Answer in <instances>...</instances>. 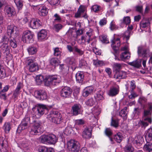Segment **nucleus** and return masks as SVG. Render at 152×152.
<instances>
[{
	"mask_svg": "<svg viewBox=\"0 0 152 152\" xmlns=\"http://www.w3.org/2000/svg\"><path fill=\"white\" fill-rule=\"evenodd\" d=\"M57 138L53 134L43 135L39 138V141L42 143L45 144H54L57 142Z\"/></svg>",
	"mask_w": 152,
	"mask_h": 152,
	"instance_id": "obj_1",
	"label": "nucleus"
},
{
	"mask_svg": "<svg viewBox=\"0 0 152 152\" xmlns=\"http://www.w3.org/2000/svg\"><path fill=\"white\" fill-rule=\"evenodd\" d=\"M34 109L36 110L34 115L37 118H39L44 114H47L48 111L47 106L42 104H37Z\"/></svg>",
	"mask_w": 152,
	"mask_h": 152,
	"instance_id": "obj_2",
	"label": "nucleus"
},
{
	"mask_svg": "<svg viewBox=\"0 0 152 152\" xmlns=\"http://www.w3.org/2000/svg\"><path fill=\"white\" fill-rule=\"evenodd\" d=\"M9 39L6 36H4L1 39V42L2 43L0 47L1 51L5 55L6 58L7 56H8L10 53V47H9L8 43Z\"/></svg>",
	"mask_w": 152,
	"mask_h": 152,
	"instance_id": "obj_3",
	"label": "nucleus"
},
{
	"mask_svg": "<svg viewBox=\"0 0 152 152\" xmlns=\"http://www.w3.org/2000/svg\"><path fill=\"white\" fill-rule=\"evenodd\" d=\"M69 152H78L80 149L79 142L74 140H71L67 143Z\"/></svg>",
	"mask_w": 152,
	"mask_h": 152,
	"instance_id": "obj_4",
	"label": "nucleus"
},
{
	"mask_svg": "<svg viewBox=\"0 0 152 152\" xmlns=\"http://www.w3.org/2000/svg\"><path fill=\"white\" fill-rule=\"evenodd\" d=\"M60 114L58 111H52L48 115L47 118L52 122L56 124H59L61 121Z\"/></svg>",
	"mask_w": 152,
	"mask_h": 152,
	"instance_id": "obj_5",
	"label": "nucleus"
},
{
	"mask_svg": "<svg viewBox=\"0 0 152 152\" xmlns=\"http://www.w3.org/2000/svg\"><path fill=\"white\" fill-rule=\"evenodd\" d=\"M34 35L29 31H24L22 35V40L23 42L27 43H32L34 41Z\"/></svg>",
	"mask_w": 152,
	"mask_h": 152,
	"instance_id": "obj_6",
	"label": "nucleus"
},
{
	"mask_svg": "<svg viewBox=\"0 0 152 152\" xmlns=\"http://www.w3.org/2000/svg\"><path fill=\"white\" fill-rule=\"evenodd\" d=\"M72 92V89L70 87L66 86L62 88L60 94L61 97L64 98H67L71 97Z\"/></svg>",
	"mask_w": 152,
	"mask_h": 152,
	"instance_id": "obj_7",
	"label": "nucleus"
},
{
	"mask_svg": "<svg viewBox=\"0 0 152 152\" xmlns=\"http://www.w3.org/2000/svg\"><path fill=\"white\" fill-rule=\"evenodd\" d=\"M44 82L45 86H49L50 85L53 84V85H56L55 83H58V78L57 76H48L44 78Z\"/></svg>",
	"mask_w": 152,
	"mask_h": 152,
	"instance_id": "obj_8",
	"label": "nucleus"
},
{
	"mask_svg": "<svg viewBox=\"0 0 152 152\" xmlns=\"http://www.w3.org/2000/svg\"><path fill=\"white\" fill-rule=\"evenodd\" d=\"M34 95L36 98L41 100H46L48 98L46 92L44 89H40L35 91Z\"/></svg>",
	"mask_w": 152,
	"mask_h": 152,
	"instance_id": "obj_9",
	"label": "nucleus"
},
{
	"mask_svg": "<svg viewBox=\"0 0 152 152\" xmlns=\"http://www.w3.org/2000/svg\"><path fill=\"white\" fill-rule=\"evenodd\" d=\"M34 124L31 126L30 130L29 131V133L31 135H36L39 132V128L41 126V122L38 121H34Z\"/></svg>",
	"mask_w": 152,
	"mask_h": 152,
	"instance_id": "obj_10",
	"label": "nucleus"
},
{
	"mask_svg": "<svg viewBox=\"0 0 152 152\" xmlns=\"http://www.w3.org/2000/svg\"><path fill=\"white\" fill-rule=\"evenodd\" d=\"M18 28L13 24L8 26L7 27V33L11 37L16 36L18 34Z\"/></svg>",
	"mask_w": 152,
	"mask_h": 152,
	"instance_id": "obj_11",
	"label": "nucleus"
},
{
	"mask_svg": "<svg viewBox=\"0 0 152 152\" xmlns=\"http://www.w3.org/2000/svg\"><path fill=\"white\" fill-rule=\"evenodd\" d=\"M151 115V111L147 109H145L142 114V119L151 124L152 123Z\"/></svg>",
	"mask_w": 152,
	"mask_h": 152,
	"instance_id": "obj_12",
	"label": "nucleus"
},
{
	"mask_svg": "<svg viewBox=\"0 0 152 152\" xmlns=\"http://www.w3.org/2000/svg\"><path fill=\"white\" fill-rule=\"evenodd\" d=\"M41 22L37 19H33L30 22V26L33 29L38 28L41 26Z\"/></svg>",
	"mask_w": 152,
	"mask_h": 152,
	"instance_id": "obj_13",
	"label": "nucleus"
},
{
	"mask_svg": "<svg viewBox=\"0 0 152 152\" xmlns=\"http://www.w3.org/2000/svg\"><path fill=\"white\" fill-rule=\"evenodd\" d=\"M85 10L84 7L82 5H80L78 8L77 12L75 13V17L77 18H78L81 17L85 18H87L86 14L83 15L84 13Z\"/></svg>",
	"mask_w": 152,
	"mask_h": 152,
	"instance_id": "obj_14",
	"label": "nucleus"
},
{
	"mask_svg": "<svg viewBox=\"0 0 152 152\" xmlns=\"http://www.w3.org/2000/svg\"><path fill=\"white\" fill-rule=\"evenodd\" d=\"M94 91V88L91 86L85 88L83 91V96L84 97H87L92 94Z\"/></svg>",
	"mask_w": 152,
	"mask_h": 152,
	"instance_id": "obj_15",
	"label": "nucleus"
},
{
	"mask_svg": "<svg viewBox=\"0 0 152 152\" xmlns=\"http://www.w3.org/2000/svg\"><path fill=\"white\" fill-rule=\"evenodd\" d=\"M149 52V50L148 49L145 48L141 46L138 48L137 52L139 56L146 57Z\"/></svg>",
	"mask_w": 152,
	"mask_h": 152,
	"instance_id": "obj_16",
	"label": "nucleus"
},
{
	"mask_svg": "<svg viewBox=\"0 0 152 152\" xmlns=\"http://www.w3.org/2000/svg\"><path fill=\"white\" fill-rule=\"evenodd\" d=\"M119 91L118 86L112 87L110 88L108 94L111 96H114L118 94Z\"/></svg>",
	"mask_w": 152,
	"mask_h": 152,
	"instance_id": "obj_17",
	"label": "nucleus"
},
{
	"mask_svg": "<svg viewBox=\"0 0 152 152\" xmlns=\"http://www.w3.org/2000/svg\"><path fill=\"white\" fill-rule=\"evenodd\" d=\"M38 8V13L40 16H45L48 12V9L42 5H39Z\"/></svg>",
	"mask_w": 152,
	"mask_h": 152,
	"instance_id": "obj_18",
	"label": "nucleus"
},
{
	"mask_svg": "<svg viewBox=\"0 0 152 152\" xmlns=\"http://www.w3.org/2000/svg\"><path fill=\"white\" fill-rule=\"evenodd\" d=\"M8 143L7 140L3 138L0 139V148L4 152H7Z\"/></svg>",
	"mask_w": 152,
	"mask_h": 152,
	"instance_id": "obj_19",
	"label": "nucleus"
},
{
	"mask_svg": "<svg viewBox=\"0 0 152 152\" xmlns=\"http://www.w3.org/2000/svg\"><path fill=\"white\" fill-rule=\"evenodd\" d=\"M91 129H89L87 127L86 128L82 133V136L83 138L89 139L91 136Z\"/></svg>",
	"mask_w": 152,
	"mask_h": 152,
	"instance_id": "obj_20",
	"label": "nucleus"
},
{
	"mask_svg": "<svg viewBox=\"0 0 152 152\" xmlns=\"http://www.w3.org/2000/svg\"><path fill=\"white\" fill-rule=\"evenodd\" d=\"M72 113L73 115H77L80 114V106L79 104H75L72 107Z\"/></svg>",
	"mask_w": 152,
	"mask_h": 152,
	"instance_id": "obj_21",
	"label": "nucleus"
},
{
	"mask_svg": "<svg viewBox=\"0 0 152 152\" xmlns=\"http://www.w3.org/2000/svg\"><path fill=\"white\" fill-rule=\"evenodd\" d=\"M47 32L44 29L42 30L38 34V38L39 40L42 41L44 39H47Z\"/></svg>",
	"mask_w": 152,
	"mask_h": 152,
	"instance_id": "obj_22",
	"label": "nucleus"
},
{
	"mask_svg": "<svg viewBox=\"0 0 152 152\" xmlns=\"http://www.w3.org/2000/svg\"><path fill=\"white\" fill-rule=\"evenodd\" d=\"M5 10L7 14L9 17L12 16L15 13L14 8L12 7L6 6Z\"/></svg>",
	"mask_w": 152,
	"mask_h": 152,
	"instance_id": "obj_23",
	"label": "nucleus"
},
{
	"mask_svg": "<svg viewBox=\"0 0 152 152\" xmlns=\"http://www.w3.org/2000/svg\"><path fill=\"white\" fill-rule=\"evenodd\" d=\"M146 143L144 145L143 149L147 152H152V143L148 141H146Z\"/></svg>",
	"mask_w": 152,
	"mask_h": 152,
	"instance_id": "obj_24",
	"label": "nucleus"
},
{
	"mask_svg": "<svg viewBox=\"0 0 152 152\" xmlns=\"http://www.w3.org/2000/svg\"><path fill=\"white\" fill-rule=\"evenodd\" d=\"M75 77L77 82L81 83L83 81L84 75L83 72H79L76 74Z\"/></svg>",
	"mask_w": 152,
	"mask_h": 152,
	"instance_id": "obj_25",
	"label": "nucleus"
},
{
	"mask_svg": "<svg viewBox=\"0 0 152 152\" xmlns=\"http://www.w3.org/2000/svg\"><path fill=\"white\" fill-rule=\"evenodd\" d=\"M147 99L146 98L142 96L139 98L138 100V102L140 105L141 106L144 108L147 104Z\"/></svg>",
	"mask_w": 152,
	"mask_h": 152,
	"instance_id": "obj_26",
	"label": "nucleus"
},
{
	"mask_svg": "<svg viewBox=\"0 0 152 152\" xmlns=\"http://www.w3.org/2000/svg\"><path fill=\"white\" fill-rule=\"evenodd\" d=\"M145 137L146 141H149L152 140V129H149L146 132Z\"/></svg>",
	"mask_w": 152,
	"mask_h": 152,
	"instance_id": "obj_27",
	"label": "nucleus"
},
{
	"mask_svg": "<svg viewBox=\"0 0 152 152\" xmlns=\"http://www.w3.org/2000/svg\"><path fill=\"white\" fill-rule=\"evenodd\" d=\"M130 54L127 51H125L120 55L121 60L124 61L126 59H128L130 58Z\"/></svg>",
	"mask_w": 152,
	"mask_h": 152,
	"instance_id": "obj_28",
	"label": "nucleus"
},
{
	"mask_svg": "<svg viewBox=\"0 0 152 152\" xmlns=\"http://www.w3.org/2000/svg\"><path fill=\"white\" fill-rule=\"evenodd\" d=\"M141 60H137L129 63V64L135 67L140 68L141 67Z\"/></svg>",
	"mask_w": 152,
	"mask_h": 152,
	"instance_id": "obj_29",
	"label": "nucleus"
},
{
	"mask_svg": "<svg viewBox=\"0 0 152 152\" xmlns=\"http://www.w3.org/2000/svg\"><path fill=\"white\" fill-rule=\"evenodd\" d=\"M123 65L122 64L114 63L113 65V70L117 72H119L122 68Z\"/></svg>",
	"mask_w": 152,
	"mask_h": 152,
	"instance_id": "obj_30",
	"label": "nucleus"
},
{
	"mask_svg": "<svg viewBox=\"0 0 152 152\" xmlns=\"http://www.w3.org/2000/svg\"><path fill=\"white\" fill-rule=\"evenodd\" d=\"M96 102V100L95 98L91 97L88 99L85 102L86 104L87 105L92 106L95 105Z\"/></svg>",
	"mask_w": 152,
	"mask_h": 152,
	"instance_id": "obj_31",
	"label": "nucleus"
},
{
	"mask_svg": "<svg viewBox=\"0 0 152 152\" xmlns=\"http://www.w3.org/2000/svg\"><path fill=\"white\" fill-rule=\"evenodd\" d=\"M103 95V93L102 91H100L99 92H98L94 97L96 100V102L97 101L103 100L104 99V97Z\"/></svg>",
	"mask_w": 152,
	"mask_h": 152,
	"instance_id": "obj_32",
	"label": "nucleus"
},
{
	"mask_svg": "<svg viewBox=\"0 0 152 152\" xmlns=\"http://www.w3.org/2000/svg\"><path fill=\"white\" fill-rule=\"evenodd\" d=\"M29 71L31 72H35L38 70V67L37 63H34L29 66Z\"/></svg>",
	"mask_w": 152,
	"mask_h": 152,
	"instance_id": "obj_33",
	"label": "nucleus"
},
{
	"mask_svg": "<svg viewBox=\"0 0 152 152\" xmlns=\"http://www.w3.org/2000/svg\"><path fill=\"white\" fill-rule=\"evenodd\" d=\"M50 64L54 66H58L59 64V61L56 58H52L49 60Z\"/></svg>",
	"mask_w": 152,
	"mask_h": 152,
	"instance_id": "obj_34",
	"label": "nucleus"
},
{
	"mask_svg": "<svg viewBox=\"0 0 152 152\" xmlns=\"http://www.w3.org/2000/svg\"><path fill=\"white\" fill-rule=\"evenodd\" d=\"M65 62L67 64L73 65L75 64V59L73 57H68L65 60Z\"/></svg>",
	"mask_w": 152,
	"mask_h": 152,
	"instance_id": "obj_35",
	"label": "nucleus"
},
{
	"mask_svg": "<svg viewBox=\"0 0 152 152\" xmlns=\"http://www.w3.org/2000/svg\"><path fill=\"white\" fill-rule=\"evenodd\" d=\"M44 77L41 75L36 76V82L37 85H40L44 81Z\"/></svg>",
	"mask_w": 152,
	"mask_h": 152,
	"instance_id": "obj_36",
	"label": "nucleus"
},
{
	"mask_svg": "<svg viewBox=\"0 0 152 152\" xmlns=\"http://www.w3.org/2000/svg\"><path fill=\"white\" fill-rule=\"evenodd\" d=\"M150 24L148 20H143L140 22V27L144 28L149 26Z\"/></svg>",
	"mask_w": 152,
	"mask_h": 152,
	"instance_id": "obj_37",
	"label": "nucleus"
},
{
	"mask_svg": "<svg viewBox=\"0 0 152 152\" xmlns=\"http://www.w3.org/2000/svg\"><path fill=\"white\" fill-rule=\"evenodd\" d=\"M28 51L29 54L34 55L35 54L37 51V48L34 46H30L28 48Z\"/></svg>",
	"mask_w": 152,
	"mask_h": 152,
	"instance_id": "obj_38",
	"label": "nucleus"
},
{
	"mask_svg": "<svg viewBox=\"0 0 152 152\" xmlns=\"http://www.w3.org/2000/svg\"><path fill=\"white\" fill-rule=\"evenodd\" d=\"M146 121H144L142 119V120H140L138 123V126L141 128L145 129V127L148 125V121L145 122Z\"/></svg>",
	"mask_w": 152,
	"mask_h": 152,
	"instance_id": "obj_39",
	"label": "nucleus"
},
{
	"mask_svg": "<svg viewBox=\"0 0 152 152\" xmlns=\"http://www.w3.org/2000/svg\"><path fill=\"white\" fill-rule=\"evenodd\" d=\"M19 147L21 148L25 151L27 150L29 148L28 143L25 141H23L21 142L19 145Z\"/></svg>",
	"mask_w": 152,
	"mask_h": 152,
	"instance_id": "obj_40",
	"label": "nucleus"
},
{
	"mask_svg": "<svg viewBox=\"0 0 152 152\" xmlns=\"http://www.w3.org/2000/svg\"><path fill=\"white\" fill-rule=\"evenodd\" d=\"M6 77L5 69L0 64V78H3Z\"/></svg>",
	"mask_w": 152,
	"mask_h": 152,
	"instance_id": "obj_41",
	"label": "nucleus"
},
{
	"mask_svg": "<svg viewBox=\"0 0 152 152\" xmlns=\"http://www.w3.org/2000/svg\"><path fill=\"white\" fill-rule=\"evenodd\" d=\"M127 107H126L122 110L119 113L120 116L124 118H126L127 115Z\"/></svg>",
	"mask_w": 152,
	"mask_h": 152,
	"instance_id": "obj_42",
	"label": "nucleus"
},
{
	"mask_svg": "<svg viewBox=\"0 0 152 152\" xmlns=\"http://www.w3.org/2000/svg\"><path fill=\"white\" fill-rule=\"evenodd\" d=\"M121 23L122 24L126 25L129 24L131 22V20L129 17L127 16L124 17L123 20H120Z\"/></svg>",
	"mask_w": 152,
	"mask_h": 152,
	"instance_id": "obj_43",
	"label": "nucleus"
},
{
	"mask_svg": "<svg viewBox=\"0 0 152 152\" xmlns=\"http://www.w3.org/2000/svg\"><path fill=\"white\" fill-rule=\"evenodd\" d=\"M3 128L6 132L7 133L9 132L11 129L10 123L9 122L5 123L3 126Z\"/></svg>",
	"mask_w": 152,
	"mask_h": 152,
	"instance_id": "obj_44",
	"label": "nucleus"
},
{
	"mask_svg": "<svg viewBox=\"0 0 152 152\" xmlns=\"http://www.w3.org/2000/svg\"><path fill=\"white\" fill-rule=\"evenodd\" d=\"M124 151L125 152H133V149L132 145L130 144H128L126 145L124 148Z\"/></svg>",
	"mask_w": 152,
	"mask_h": 152,
	"instance_id": "obj_45",
	"label": "nucleus"
},
{
	"mask_svg": "<svg viewBox=\"0 0 152 152\" xmlns=\"http://www.w3.org/2000/svg\"><path fill=\"white\" fill-rule=\"evenodd\" d=\"M114 139L118 142H120L123 138V136L120 133H118L117 135L113 136Z\"/></svg>",
	"mask_w": 152,
	"mask_h": 152,
	"instance_id": "obj_46",
	"label": "nucleus"
},
{
	"mask_svg": "<svg viewBox=\"0 0 152 152\" xmlns=\"http://www.w3.org/2000/svg\"><path fill=\"white\" fill-rule=\"evenodd\" d=\"M79 66L80 68L83 66H86L88 65L86 61L83 58L79 59Z\"/></svg>",
	"mask_w": 152,
	"mask_h": 152,
	"instance_id": "obj_47",
	"label": "nucleus"
},
{
	"mask_svg": "<svg viewBox=\"0 0 152 152\" xmlns=\"http://www.w3.org/2000/svg\"><path fill=\"white\" fill-rule=\"evenodd\" d=\"M118 119H113V118H111V125L115 127L116 128L118 126Z\"/></svg>",
	"mask_w": 152,
	"mask_h": 152,
	"instance_id": "obj_48",
	"label": "nucleus"
},
{
	"mask_svg": "<svg viewBox=\"0 0 152 152\" xmlns=\"http://www.w3.org/2000/svg\"><path fill=\"white\" fill-rule=\"evenodd\" d=\"M30 122V118L29 117H27L24 118L22 121L21 124H22L24 126L27 128L28 123Z\"/></svg>",
	"mask_w": 152,
	"mask_h": 152,
	"instance_id": "obj_49",
	"label": "nucleus"
},
{
	"mask_svg": "<svg viewBox=\"0 0 152 152\" xmlns=\"http://www.w3.org/2000/svg\"><path fill=\"white\" fill-rule=\"evenodd\" d=\"M15 2L16 6L18 7L19 9H21L23 6V4L22 1L21 0H15Z\"/></svg>",
	"mask_w": 152,
	"mask_h": 152,
	"instance_id": "obj_50",
	"label": "nucleus"
},
{
	"mask_svg": "<svg viewBox=\"0 0 152 152\" xmlns=\"http://www.w3.org/2000/svg\"><path fill=\"white\" fill-rule=\"evenodd\" d=\"M104 133L108 137H110L113 135V132L110 128H106L105 129Z\"/></svg>",
	"mask_w": 152,
	"mask_h": 152,
	"instance_id": "obj_51",
	"label": "nucleus"
},
{
	"mask_svg": "<svg viewBox=\"0 0 152 152\" xmlns=\"http://www.w3.org/2000/svg\"><path fill=\"white\" fill-rule=\"evenodd\" d=\"M22 124H20L18 126L17 130V133H20L22 131L24 130L27 128Z\"/></svg>",
	"mask_w": 152,
	"mask_h": 152,
	"instance_id": "obj_52",
	"label": "nucleus"
},
{
	"mask_svg": "<svg viewBox=\"0 0 152 152\" xmlns=\"http://www.w3.org/2000/svg\"><path fill=\"white\" fill-rule=\"evenodd\" d=\"M93 64L95 66H102L103 65L104 63L103 61H99L98 60H94Z\"/></svg>",
	"mask_w": 152,
	"mask_h": 152,
	"instance_id": "obj_53",
	"label": "nucleus"
},
{
	"mask_svg": "<svg viewBox=\"0 0 152 152\" xmlns=\"http://www.w3.org/2000/svg\"><path fill=\"white\" fill-rule=\"evenodd\" d=\"M130 34L131 31L129 30H127L125 31L124 34V37L126 39L127 41L129 39Z\"/></svg>",
	"mask_w": 152,
	"mask_h": 152,
	"instance_id": "obj_54",
	"label": "nucleus"
},
{
	"mask_svg": "<svg viewBox=\"0 0 152 152\" xmlns=\"http://www.w3.org/2000/svg\"><path fill=\"white\" fill-rule=\"evenodd\" d=\"M75 123L76 125H83L85 124V121L82 119L76 120L75 121Z\"/></svg>",
	"mask_w": 152,
	"mask_h": 152,
	"instance_id": "obj_55",
	"label": "nucleus"
},
{
	"mask_svg": "<svg viewBox=\"0 0 152 152\" xmlns=\"http://www.w3.org/2000/svg\"><path fill=\"white\" fill-rule=\"evenodd\" d=\"M73 49L75 51L77 52L80 56H82L84 53L83 51L79 49L76 46L74 47Z\"/></svg>",
	"mask_w": 152,
	"mask_h": 152,
	"instance_id": "obj_56",
	"label": "nucleus"
},
{
	"mask_svg": "<svg viewBox=\"0 0 152 152\" xmlns=\"http://www.w3.org/2000/svg\"><path fill=\"white\" fill-rule=\"evenodd\" d=\"M54 55L56 56H61V52L59 50V48H56L54 49Z\"/></svg>",
	"mask_w": 152,
	"mask_h": 152,
	"instance_id": "obj_57",
	"label": "nucleus"
},
{
	"mask_svg": "<svg viewBox=\"0 0 152 152\" xmlns=\"http://www.w3.org/2000/svg\"><path fill=\"white\" fill-rule=\"evenodd\" d=\"M10 46L13 48H15L17 46V44L14 38H13V40L11 39L10 40Z\"/></svg>",
	"mask_w": 152,
	"mask_h": 152,
	"instance_id": "obj_58",
	"label": "nucleus"
},
{
	"mask_svg": "<svg viewBox=\"0 0 152 152\" xmlns=\"http://www.w3.org/2000/svg\"><path fill=\"white\" fill-rule=\"evenodd\" d=\"M120 40L119 38H117L114 40L112 41V44L114 45H116L117 47H119L120 46Z\"/></svg>",
	"mask_w": 152,
	"mask_h": 152,
	"instance_id": "obj_59",
	"label": "nucleus"
},
{
	"mask_svg": "<svg viewBox=\"0 0 152 152\" xmlns=\"http://www.w3.org/2000/svg\"><path fill=\"white\" fill-rule=\"evenodd\" d=\"M100 39L102 42L104 43H109V41L106 36H102L100 38Z\"/></svg>",
	"mask_w": 152,
	"mask_h": 152,
	"instance_id": "obj_60",
	"label": "nucleus"
},
{
	"mask_svg": "<svg viewBox=\"0 0 152 152\" xmlns=\"http://www.w3.org/2000/svg\"><path fill=\"white\" fill-rule=\"evenodd\" d=\"M48 148L45 146H42L39 148V152H47Z\"/></svg>",
	"mask_w": 152,
	"mask_h": 152,
	"instance_id": "obj_61",
	"label": "nucleus"
},
{
	"mask_svg": "<svg viewBox=\"0 0 152 152\" xmlns=\"http://www.w3.org/2000/svg\"><path fill=\"white\" fill-rule=\"evenodd\" d=\"M20 92V91L15 89L12 95L14 99L17 98Z\"/></svg>",
	"mask_w": 152,
	"mask_h": 152,
	"instance_id": "obj_62",
	"label": "nucleus"
},
{
	"mask_svg": "<svg viewBox=\"0 0 152 152\" xmlns=\"http://www.w3.org/2000/svg\"><path fill=\"white\" fill-rule=\"evenodd\" d=\"M72 129L70 127H66L64 131V133L66 135H68L71 134Z\"/></svg>",
	"mask_w": 152,
	"mask_h": 152,
	"instance_id": "obj_63",
	"label": "nucleus"
},
{
	"mask_svg": "<svg viewBox=\"0 0 152 152\" xmlns=\"http://www.w3.org/2000/svg\"><path fill=\"white\" fill-rule=\"evenodd\" d=\"M62 27V26L60 24L55 25L54 26V27L57 31H58L60 30L61 29Z\"/></svg>",
	"mask_w": 152,
	"mask_h": 152,
	"instance_id": "obj_64",
	"label": "nucleus"
}]
</instances>
